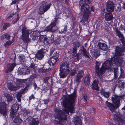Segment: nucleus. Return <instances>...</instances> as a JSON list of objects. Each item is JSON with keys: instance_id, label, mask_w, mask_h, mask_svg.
Returning <instances> with one entry per match:
<instances>
[{"instance_id": "1", "label": "nucleus", "mask_w": 125, "mask_h": 125, "mask_svg": "<svg viewBox=\"0 0 125 125\" xmlns=\"http://www.w3.org/2000/svg\"><path fill=\"white\" fill-rule=\"evenodd\" d=\"M65 98L62 104L64 108L62 110L59 108L56 109L54 115L55 118L59 119V121L55 120V123L60 125H64L66 121V116L69 112L74 113V102L76 97V93H74L70 95L67 94L64 96Z\"/></svg>"}, {"instance_id": "2", "label": "nucleus", "mask_w": 125, "mask_h": 125, "mask_svg": "<svg viewBox=\"0 0 125 125\" xmlns=\"http://www.w3.org/2000/svg\"><path fill=\"white\" fill-rule=\"evenodd\" d=\"M125 96V95L119 96L116 94L114 95L112 97V100L115 105L106 101V105L112 113H116L115 110L120 105V101L121 99H123Z\"/></svg>"}, {"instance_id": "3", "label": "nucleus", "mask_w": 125, "mask_h": 125, "mask_svg": "<svg viewBox=\"0 0 125 125\" xmlns=\"http://www.w3.org/2000/svg\"><path fill=\"white\" fill-rule=\"evenodd\" d=\"M125 50V48H120L119 46L116 47L115 50V52L114 57L111 60L112 65L113 63L114 64L119 65H120L123 62V61L120 59L119 56L123 55V52Z\"/></svg>"}, {"instance_id": "4", "label": "nucleus", "mask_w": 125, "mask_h": 125, "mask_svg": "<svg viewBox=\"0 0 125 125\" xmlns=\"http://www.w3.org/2000/svg\"><path fill=\"white\" fill-rule=\"evenodd\" d=\"M72 44L73 47L72 49V55L76 57L78 61L82 58V54L81 53H77L78 49L81 46L82 44L80 41L78 40L73 39L72 41Z\"/></svg>"}, {"instance_id": "5", "label": "nucleus", "mask_w": 125, "mask_h": 125, "mask_svg": "<svg viewBox=\"0 0 125 125\" xmlns=\"http://www.w3.org/2000/svg\"><path fill=\"white\" fill-rule=\"evenodd\" d=\"M70 63L68 61H63L61 63L59 73L61 78H65L70 72Z\"/></svg>"}, {"instance_id": "6", "label": "nucleus", "mask_w": 125, "mask_h": 125, "mask_svg": "<svg viewBox=\"0 0 125 125\" xmlns=\"http://www.w3.org/2000/svg\"><path fill=\"white\" fill-rule=\"evenodd\" d=\"M79 4L81 6V10L84 13L83 21H86L88 19L91 13L89 10V6L86 3L85 0H80L79 2Z\"/></svg>"}, {"instance_id": "7", "label": "nucleus", "mask_w": 125, "mask_h": 125, "mask_svg": "<svg viewBox=\"0 0 125 125\" xmlns=\"http://www.w3.org/2000/svg\"><path fill=\"white\" fill-rule=\"evenodd\" d=\"M59 23V21L57 19L55 18L51 24L46 28V30L50 32H54L57 30L56 26V23Z\"/></svg>"}, {"instance_id": "8", "label": "nucleus", "mask_w": 125, "mask_h": 125, "mask_svg": "<svg viewBox=\"0 0 125 125\" xmlns=\"http://www.w3.org/2000/svg\"><path fill=\"white\" fill-rule=\"evenodd\" d=\"M22 39L24 42L27 43L30 42V39L28 38L29 34V31L26 29V27H23L22 30Z\"/></svg>"}, {"instance_id": "9", "label": "nucleus", "mask_w": 125, "mask_h": 125, "mask_svg": "<svg viewBox=\"0 0 125 125\" xmlns=\"http://www.w3.org/2000/svg\"><path fill=\"white\" fill-rule=\"evenodd\" d=\"M50 5L47 2H42L39 8V13L41 14H43L50 8Z\"/></svg>"}, {"instance_id": "10", "label": "nucleus", "mask_w": 125, "mask_h": 125, "mask_svg": "<svg viewBox=\"0 0 125 125\" xmlns=\"http://www.w3.org/2000/svg\"><path fill=\"white\" fill-rule=\"evenodd\" d=\"M100 63L98 61H96V66H95V71L96 74L97 76L100 79H102V67L99 69V66H100Z\"/></svg>"}, {"instance_id": "11", "label": "nucleus", "mask_w": 125, "mask_h": 125, "mask_svg": "<svg viewBox=\"0 0 125 125\" xmlns=\"http://www.w3.org/2000/svg\"><path fill=\"white\" fill-rule=\"evenodd\" d=\"M47 51L45 48H43L38 51L35 55V58L41 60L43 57L44 54Z\"/></svg>"}, {"instance_id": "12", "label": "nucleus", "mask_w": 125, "mask_h": 125, "mask_svg": "<svg viewBox=\"0 0 125 125\" xmlns=\"http://www.w3.org/2000/svg\"><path fill=\"white\" fill-rule=\"evenodd\" d=\"M112 63L110 60H107L105 61L104 62L102 66V75L104 74V72L107 69H108L110 68V65H111Z\"/></svg>"}, {"instance_id": "13", "label": "nucleus", "mask_w": 125, "mask_h": 125, "mask_svg": "<svg viewBox=\"0 0 125 125\" xmlns=\"http://www.w3.org/2000/svg\"><path fill=\"white\" fill-rule=\"evenodd\" d=\"M106 5V10L108 12H112L114 11V4L113 1H108Z\"/></svg>"}, {"instance_id": "14", "label": "nucleus", "mask_w": 125, "mask_h": 125, "mask_svg": "<svg viewBox=\"0 0 125 125\" xmlns=\"http://www.w3.org/2000/svg\"><path fill=\"white\" fill-rule=\"evenodd\" d=\"M6 104L4 103L1 102L0 103V114H2L5 116L7 114V108Z\"/></svg>"}, {"instance_id": "15", "label": "nucleus", "mask_w": 125, "mask_h": 125, "mask_svg": "<svg viewBox=\"0 0 125 125\" xmlns=\"http://www.w3.org/2000/svg\"><path fill=\"white\" fill-rule=\"evenodd\" d=\"M30 71L28 67L26 68L25 66H23L18 71V73L20 75H28L29 74Z\"/></svg>"}, {"instance_id": "16", "label": "nucleus", "mask_w": 125, "mask_h": 125, "mask_svg": "<svg viewBox=\"0 0 125 125\" xmlns=\"http://www.w3.org/2000/svg\"><path fill=\"white\" fill-rule=\"evenodd\" d=\"M84 73L83 71H78L74 80L76 83H79L81 81V79L84 75Z\"/></svg>"}, {"instance_id": "17", "label": "nucleus", "mask_w": 125, "mask_h": 125, "mask_svg": "<svg viewBox=\"0 0 125 125\" xmlns=\"http://www.w3.org/2000/svg\"><path fill=\"white\" fill-rule=\"evenodd\" d=\"M26 120L28 121H31L29 123V125H38L39 122L38 120L36 121L35 118H34L31 116L29 117Z\"/></svg>"}, {"instance_id": "18", "label": "nucleus", "mask_w": 125, "mask_h": 125, "mask_svg": "<svg viewBox=\"0 0 125 125\" xmlns=\"http://www.w3.org/2000/svg\"><path fill=\"white\" fill-rule=\"evenodd\" d=\"M97 47L98 49L103 51H106L107 49V46L105 44L99 42L97 43Z\"/></svg>"}, {"instance_id": "19", "label": "nucleus", "mask_w": 125, "mask_h": 125, "mask_svg": "<svg viewBox=\"0 0 125 125\" xmlns=\"http://www.w3.org/2000/svg\"><path fill=\"white\" fill-rule=\"evenodd\" d=\"M99 81L96 80H94L91 85V88L92 89L94 90L97 91L99 90L98 85Z\"/></svg>"}, {"instance_id": "20", "label": "nucleus", "mask_w": 125, "mask_h": 125, "mask_svg": "<svg viewBox=\"0 0 125 125\" xmlns=\"http://www.w3.org/2000/svg\"><path fill=\"white\" fill-rule=\"evenodd\" d=\"M82 81L84 82V84L86 85H88L90 83V80L88 75H87L84 77Z\"/></svg>"}, {"instance_id": "21", "label": "nucleus", "mask_w": 125, "mask_h": 125, "mask_svg": "<svg viewBox=\"0 0 125 125\" xmlns=\"http://www.w3.org/2000/svg\"><path fill=\"white\" fill-rule=\"evenodd\" d=\"M114 18L112 14L111 13H107L105 15V19L107 21H110Z\"/></svg>"}, {"instance_id": "22", "label": "nucleus", "mask_w": 125, "mask_h": 125, "mask_svg": "<svg viewBox=\"0 0 125 125\" xmlns=\"http://www.w3.org/2000/svg\"><path fill=\"white\" fill-rule=\"evenodd\" d=\"M8 89L11 90L15 91L18 89L20 86H14L11 83H8L7 85Z\"/></svg>"}, {"instance_id": "23", "label": "nucleus", "mask_w": 125, "mask_h": 125, "mask_svg": "<svg viewBox=\"0 0 125 125\" xmlns=\"http://www.w3.org/2000/svg\"><path fill=\"white\" fill-rule=\"evenodd\" d=\"M80 50L82 51L83 54V55L85 58H89L90 57L88 55V52H87L86 49L84 48L83 46H82L80 48Z\"/></svg>"}, {"instance_id": "24", "label": "nucleus", "mask_w": 125, "mask_h": 125, "mask_svg": "<svg viewBox=\"0 0 125 125\" xmlns=\"http://www.w3.org/2000/svg\"><path fill=\"white\" fill-rule=\"evenodd\" d=\"M27 79H18L16 82L15 84L17 85H19L23 83H26L27 81Z\"/></svg>"}, {"instance_id": "25", "label": "nucleus", "mask_w": 125, "mask_h": 125, "mask_svg": "<svg viewBox=\"0 0 125 125\" xmlns=\"http://www.w3.org/2000/svg\"><path fill=\"white\" fill-rule=\"evenodd\" d=\"M59 59L53 58L52 57L50 58L48 63L50 65H53L55 64L56 62L59 60Z\"/></svg>"}, {"instance_id": "26", "label": "nucleus", "mask_w": 125, "mask_h": 125, "mask_svg": "<svg viewBox=\"0 0 125 125\" xmlns=\"http://www.w3.org/2000/svg\"><path fill=\"white\" fill-rule=\"evenodd\" d=\"M10 115L13 120L19 117V115L16 112L10 111Z\"/></svg>"}, {"instance_id": "27", "label": "nucleus", "mask_w": 125, "mask_h": 125, "mask_svg": "<svg viewBox=\"0 0 125 125\" xmlns=\"http://www.w3.org/2000/svg\"><path fill=\"white\" fill-rule=\"evenodd\" d=\"M19 108V105L16 104H13L11 106L10 111L17 112Z\"/></svg>"}, {"instance_id": "28", "label": "nucleus", "mask_w": 125, "mask_h": 125, "mask_svg": "<svg viewBox=\"0 0 125 125\" xmlns=\"http://www.w3.org/2000/svg\"><path fill=\"white\" fill-rule=\"evenodd\" d=\"M74 123L75 125H81L82 122L81 119L78 117H76L74 118Z\"/></svg>"}, {"instance_id": "29", "label": "nucleus", "mask_w": 125, "mask_h": 125, "mask_svg": "<svg viewBox=\"0 0 125 125\" xmlns=\"http://www.w3.org/2000/svg\"><path fill=\"white\" fill-rule=\"evenodd\" d=\"M67 26L65 25L64 26L61 27L59 30V32L61 34L65 33L67 30Z\"/></svg>"}, {"instance_id": "30", "label": "nucleus", "mask_w": 125, "mask_h": 125, "mask_svg": "<svg viewBox=\"0 0 125 125\" xmlns=\"http://www.w3.org/2000/svg\"><path fill=\"white\" fill-rule=\"evenodd\" d=\"M47 38L46 36L45 35H42L40 36L39 38V40L40 41L42 42H43L44 44H45V42L46 41Z\"/></svg>"}, {"instance_id": "31", "label": "nucleus", "mask_w": 125, "mask_h": 125, "mask_svg": "<svg viewBox=\"0 0 125 125\" xmlns=\"http://www.w3.org/2000/svg\"><path fill=\"white\" fill-rule=\"evenodd\" d=\"M16 66V64L14 63H9L8 65V67L9 69V71L10 72H11L12 71L14 67Z\"/></svg>"}, {"instance_id": "32", "label": "nucleus", "mask_w": 125, "mask_h": 125, "mask_svg": "<svg viewBox=\"0 0 125 125\" xmlns=\"http://www.w3.org/2000/svg\"><path fill=\"white\" fill-rule=\"evenodd\" d=\"M13 122L17 125L21 124L22 121V120L19 116L16 118L15 119H13Z\"/></svg>"}, {"instance_id": "33", "label": "nucleus", "mask_w": 125, "mask_h": 125, "mask_svg": "<svg viewBox=\"0 0 125 125\" xmlns=\"http://www.w3.org/2000/svg\"><path fill=\"white\" fill-rule=\"evenodd\" d=\"M24 94V93H22L21 91L17 93L16 94V97L18 102H21V97L22 94Z\"/></svg>"}, {"instance_id": "34", "label": "nucleus", "mask_w": 125, "mask_h": 125, "mask_svg": "<svg viewBox=\"0 0 125 125\" xmlns=\"http://www.w3.org/2000/svg\"><path fill=\"white\" fill-rule=\"evenodd\" d=\"M100 55V53L99 51L96 50L94 51L92 54V56L96 59Z\"/></svg>"}, {"instance_id": "35", "label": "nucleus", "mask_w": 125, "mask_h": 125, "mask_svg": "<svg viewBox=\"0 0 125 125\" xmlns=\"http://www.w3.org/2000/svg\"><path fill=\"white\" fill-rule=\"evenodd\" d=\"M45 41V44L48 45L49 44L52 43L54 42V39L52 37L47 38L46 41Z\"/></svg>"}, {"instance_id": "36", "label": "nucleus", "mask_w": 125, "mask_h": 125, "mask_svg": "<svg viewBox=\"0 0 125 125\" xmlns=\"http://www.w3.org/2000/svg\"><path fill=\"white\" fill-rule=\"evenodd\" d=\"M115 31L116 33V35L120 39L124 37L123 34L117 28L116 29Z\"/></svg>"}, {"instance_id": "37", "label": "nucleus", "mask_w": 125, "mask_h": 125, "mask_svg": "<svg viewBox=\"0 0 125 125\" xmlns=\"http://www.w3.org/2000/svg\"><path fill=\"white\" fill-rule=\"evenodd\" d=\"M5 96L9 101H11L13 99V98L11 95L6 94H5Z\"/></svg>"}, {"instance_id": "38", "label": "nucleus", "mask_w": 125, "mask_h": 125, "mask_svg": "<svg viewBox=\"0 0 125 125\" xmlns=\"http://www.w3.org/2000/svg\"><path fill=\"white\" fill-rule=\"evenodd\" d=\"M35 65L34 63H31V64L30 66L28 67L29 69H30V71L32 70L34 72L35 71L36 67L35 66Z\"/></svg>"}, {"instance_id": "39", "label": "nucleus", "mask_w": 125, "mask_h": 125, "mask_svg": "<svg viewBox=\"0 0 125 125\" xmlns=\"http://www.w3.org/2000/svg\"><path fill=\"white\" fill-rule=\"evenodd\" d=\"M113 118L114 119L115 122H117V125H119V121L120 120V118L116 114H115L114 115V116Z\"/></svg>"}, {"instance_id": "40", "label": "nucleus", "mask_w": 125, "mask_h": 125, "mask_svg": "<svg viewBox=\"0 0 125 125\" xmlns=\"http://www.w3.org/2000/svg\"><path fill=\"white\" fill-rule=\"evenodd\" d=\"M125 84L124 82H122L121 81H120L118 82L117 86L119 87L123 88H124Z\"/></svg>"}, {"instance_id": "41", "label": "nucleus", "mask_w": 125, "mask_h": 125, "mask_svg": "<svg viewBox=\"0 0 125 125\" xmlns=\"http://www.w3.org/2000/svg\"><path fill=\"white\" fill-rule=\"evenodd\" d=\"M49 101L48 99H45L44 100H42L40 102V104H47Z\"/></svg>"}, {"instance_id": "42", "label": "nucleus", "mask_w": 125, "mask_h": 125, "mask_svg": "<svg viewBox=\"0 0 125 125\" xmlns=\"http://www.w3.org/2000/svg\"><path fill=\"white\" fill-rule=\"evenodd\" d=\"M40 33L38 31H33L32 33V35L38 38L40 35Z\"/></svg>"}, {"instance_id": "43", "label": "nucleus", "mask_w": 125, "mask_h": 125, "mask_svg": "<svg viewBox=\"0 0 125 125\" xmlns=\"http://www.w3.org/2000/svg\"><path fill=\"white\" fill-rule=\"evenodd\" d=\"M23 111L24 112L23 115H24L26 116L28 114H30L31 113V112L30 110L28 109H23Z\"/></svg>"}, {"instance_id": "44", "label": "nucleus", "mask_w": 125, "mask_h": 125, "mask_svg": "<svg viewBox=\"0 0 125 125\" xmlns=\"http://www.w3.org/2000/svg\"><path fill=\"white\" fill-rule=\"evenodd\" d=\"M59 54L57 52H55L52 57L59 60Z\"/></svg>"}, {"instance_id": "45", "label": "nucleus", "mask_w": 125, "mask_h": 125, "mask_svg": "<svg viewBox=\"0 0 125 125\" xmlns=\"http://www.w3.org/2000/svg\"><path fill=\"white\" fill-rule=\"evenodd\" d=\"M110 95V93L108 92H105L102 95L104 96L105 98H108L109 97Z\"/></svg>"}, {"instance_id": "46", "label": "nucleus", "mask_w": 125, "mask_h": 125, "mask_svg": "<svg viewBox=\"0 0 125 125\" xmlns=\"http://www.w3.org/2000/svg\"><path fill=\"white\" fill-rule=\"evenodd\" d=\"M30 84H29L27 85L23 89H21V92H22V93H24L25 91L27 90V88L28 87H30Z\"/></svg>"}, {"instance_id": "47", "label": "nucleus", "mask_w": 125, "mask_h": 125, "mask_svg": "<svg viewBox=\"0 0 125 125\" xmlns=\"http://www.w3.org/2000/svg\"><path fill=\"white\" fill-rule=\"evenodd\" d=\"M51 69L50 68L48 69H42L41 70V72L42 73H45L47 72H49L50 71Z\"/></svg>"}, {"instance_id": "48", "label": "nucleus", "mask_w": 125, "mask_h": 125, "mask_svg": "<svg viewBox=\"0 0 125 125\" xmlns=\"http://www.w3.org/2000/svg\"><path fill=\"white\" fill-rule=\"evenodd\" d=\"M11 24L10 23H5L3 26V28L4 30H6L7 28L9 26H10Z\"/></svg>"}, {"instance_id": "49", "label": "nucleus", "mask_w": 125, "mask_h": 125, "mask_svg": "<svg viewBox=\"0 0 125 125\" xmlns=\"http://www.w3.org/2000/svg\"><path fill=\"white\" fill-rule=\"evenodd\" d=\"M37 76L36 74L34 72V73H32V75L30 76V78L29 79V80L30 81L31 79H33L34 78H36L37 77Z\"/></svg>"}, {"instance_id": "50", "label": "nucleus", "mask_w": 125, "mask_h": 125, "mask_svg": "<svg viewBox=\"0 0 125 125\" xmlns=\"http://www.w3.org/2000/svg\"><path fill=\"white\" fill-rule=\"evenodd\" d=\"M12 42L11 41L9 40L4 44V45L6 46H9L10 45Z\"/></svg>"}, {"instance_id": "51", "label": "nucleus", "mask_w": 125, "mask_h": 125, "mask_svg": "<svg viewBox=\"0 0 125 125\" xmlns=\"http://www.w3.org/2000/svg\"><path fill=\"white\" fill-rule=\"evenodd\" d=\"M113 70H114V73H117V71L118 68H111L110 69V71L111 72H112Z\"/></svg>"}, {"instance_id": "52", "label": "nucleus", "mask_w": 125, "mask_h": 125, "mask_svg": "<svg viewBox=\"0 0 125 125\" xmlns=\"http://www.w3.org/2000/svg\"><path fill=\"white\" fill-rule=\"evenodd\" d=\"M33 86L34 87V89L35 90H38L39 88V87L37 86L36 83L34 82L33 83Z\"/></svg>"}, {"instance_id": "53", "label": "nucleus", "mask_w": 125, "mask_h": 125, "mask_svg": "<svg viewBox=\"0 0 125 125\" xmlns=\"http://www.w3.org/2000/svg\"><path fill=\"white\" fill-rule=\"evenodd\" d=\"M76 73V72L75 70H72L70 73V75L71 76H73L75 75Z\"/></svg>"}, {"instance_id": "54", "label": "nucleus", "mask_w": 125, "mask_h": 125, "mask_svg": "<svg viewBox=\"0 0 125 125\" xmlns=\"http://www.w3.org/2000/svg\"><path fill=\"white\" fill-rule=\"evenodd\" d=\"M49 78L48 77H45L43 78V82L45 83H48V80Z\"/></svg>"}, {"instance_id": "55", "label": "nucleus", "mask_w": 125, "mask_h": 125, "mask_svg": "<svg viewBox=\"0 0 125 125\" xmlns=\"http://www.w3.org/2000/svg\"><path fill=\"white\" fill-rule=\"evenodd\" d=\"M55 49L54 48H52L50 49V51L49 52V55H51L54 52Z\"/></svg>"}, {"instance_id": "56", "label": "nucleus", "mask_w": 125, "mask_h": 125, "mask_svg": "<svg viewBox=\"0 0 125 125\" xmlns=\"http://www.w3.org/2000/svg\"><path fill=\"white\" fill-rule=\"evenodd\" d=\"M120 41H121L123 45L125 46V39L124 37L120 39Z\"/></svg>"}, {"instance_id": "57", "label": "nucleus", "mask_w": 125, "mask_h": 125, "mask_svg": "<svg viewBox=\"0 0 125 125\" xmlns=\"http://www.w3.org/2000/svg\"><path fill=\"white\" fill-rule=\"evenodd\" d=\"M54 43L56 46L58 45L60 43V41L58 40H55L54 41Z\"/></svg>"}, {"instance_id": "58", "label": "nucleus", "mask_w": 125, "mask_h": 125, "mask_svg": "<svg viewBox=\"0 0 125 125\" xmlns=\"http://www.w3.org/2000/svg\"><path fill=\"white\" fill-rule=\"evenodd\" d=\"M30 36L31 38H32V39L33 40H35L37 39L38 38L37 37L34 36V35H32V34H31Z\"/></svg>"}, {"instance_id": "59", "label": "nucleus", "mask_w": 125, "mask_h": 125, "mask_svg": "<svg viewBox=\"0 0 125 125\" xmlns=\"http://www.w3.org/2000/svg\"><path fill=\"white\" fill-rule=\"evenodd\" d=\"M17 18L16 20L15 21H12V23L13 24H15V23H16L17 22V21L19 19V15L17 14Z\"/></svg>"}, {"instance_id": "60", "label": "nucleus", "mask_w": 125, "mask_h": 125, "mask_svg": "<svg viewBox=\"0 0 125 125\" xmlns=\"http://www.w3.org/2000/svg\"><path fill=\"white\" fill-rule=\"evenodd\" d=\"M5 34H4L2 35L0 37V39L1 40H4L5 38Z\"/></svg>"}, {"instance_id": "61", "label": "nucleus", "mask_w": 125, "mask_h": 125, "mask_svg": "<svg viewBox=\"0 0 125 125\" xmlns=\"http://www.w3.org/2000/svg\"><path fill=\"white\" fill-rule=\"evenodd\" d=\"M87 99V96L86 95H83V99L86 102Z\"/></svg>"}, {"instance_id": "62", "label": "nucleus", "mask_w": 125, "mask_h": 125, "mask_svg": "<svg viewBox=\"0 0 125 125\" xmlns=\"http://www.w3.org/2000/svg\"><path fill=\"white\" fill-rule=\"evenodd\" d=\"M35 97L33 94H32L29 97V100H31L32 99H34Z\"/></svg>"}, {"instance_id": "63", "label": "nucleus", "mask_w": 125, "mask_h": 125, "mask_svg": "<svg viewBox=\"0 0 125 125\" xmlns=\"http://www.w3.org/2000/svg\"><path fill=\"white\" fill-rule=\"evenodd\" d=\"M6 37L5 38L9 40L10 39V36L7 34H5Z\"/></svg>"}, {"instance_id": "64", "label": "nucleus", "mask_w": 125, "mask_h": 125, "mask_svg": "<svg viewBox=\"0 0 125 125\" xmlns=\"http://www.w3.org/2000/svg\"><path fill=\"white\" fill-rule=\"evenodd\" d=\"M100 93L102 95L105 92L104 90L103 89L100 90Z\"/></svg>"}]
</instances>
